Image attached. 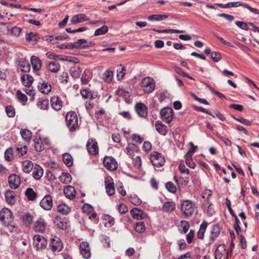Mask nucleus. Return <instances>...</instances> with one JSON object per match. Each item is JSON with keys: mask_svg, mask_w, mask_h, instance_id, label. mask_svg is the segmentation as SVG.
<instances>
[{"mask_svg": "<svg viewBox=\"0 0 259 259\" xmlns=\"http://www.w3.org/2000/svg\"><path fill=\"white\" fill-rule=\"evenodd\" d=\"M48 68L52 72H57L60 69V65L58 62L51 61L49 63Z\"/></svg>", "mask_w": 259, "mask_h": 259, "instance_id": "obj_36", "label": "nucleus"}, {"mask_svg": "<svg viewBox=\"0 0 259 259\" xmlns=\"http://www.w3.org/2000/svg\"><path fill=\"white\" fill-rule=\"evenodd\" d=\"M103 164L109 170H115L117 168V163L111 156H105L104 158Z\"/></svg>", "mask_w": 259, "mask_h": 259, "instance_id": "obj_8", "label": "nucleus"}, {"mask_svg": "<svg viewBox=\"0 0 259 259\" xmlns=\"http://www.w3.org/2000/svg\"><path fill=\"white\" fill-rule=\"evenodd\" d=\"M31 63L34 71H38L40 69L41 61L38 57L32 56L31 58Z\"/></svg>", "mask_w": 259, "mask_h": 259, "instance_id": "obj_26", "label": "nucleus"}, {"mask_svg": "<svg viewBox=\"0 0 259 259\" xmlns=\"http://www.w3.org/2000/svg\"><path fill=\"white\" fill-rule=\"evenodd\" d=\"M155 82L154 79L148 76L144 78L141 82V87L146 94H150L154 90Z\"/></svg>", "mask_w": 259, "mask_h": 259, "instance_id": "obj_4", "label": "nucleus"}, {"mask_svg": "<svg viewBox=\"0 0 259 259\" xmlns=\"http://www.w3.org/2000/svg\"><path fill=\"white\" fill-rule=\"evenodd\" d=\"M0 221L5 227L12 226L13 225V216L12 211L8 208H4L0 211Z\"/></svg>", "mask_w": 259, "mask_h": 259, "instance_id": "obj_1", "label": "nucleus"}, {"mask_svg": "<svg viewBox=\"0 0 259 259\" xmlns=\"http://www.w3.org/2000/svg\"><path fill=\"white\" fill-rule=\"evenodd\" d=\"M232 117L237 121H238L246 125L249 126L251 124V122L249 120L245 119L242 117L239 116L238 117H236L233 115H232Z\"/></svg>", "mask_w": 259, "mask_h": 259, "instance_id": "obj_54", "label": "nucleus"}, {"mask_svg": "<svg viewBox=\"0 0 259 259\" xmlns=\"http://www.w3.org/2000/svg\"><path fill=\"white\" fill-rule=\"evenodd\" d=\"M220 232V228L218 225H212L210 236V239L214 241L219 236Z\"/></svg>", "mask_w": 259, "mask_h": 259, "instance_id": "obj_29", "label": "nucleus"}, {"mask_svg": "<svg viewBox=\"0 0 259 259\" xmlns=\"http://www.w3.org/2000/svg\"><path fill=\"white\" fill-rule=\"evenodd\" d=\"M27 150L26 146H24L21 147H17L16 148V151L19 156H22L24 154H26L27 152Z\"/></svg>", "mask_w": 259, "mask_h": 259, "instance_id": "obj_55", "label": "nucleus"}, {"mask_svg": "<svg viewBox=\"0 0 259 259\" xmlns=\"http://www.w3.org/2000/svg\"><path fill=\"white\" fill-rule=\"evenodd\" d=\"M89 18L84 14H79L72 17L70 22L72 24L83 22L88 21Z\"/></svg>", "mask_w": 259, "mask_h": 259, "instance_id": "obj_21", "label": "nucleus"}, {"mask_svg": "<svg viewBox=\"0 0 259 259\" xmlns=\"http://www.w3.org/2000/svg\"><path fill=\"white\" fill-rule=\"evenodd\" d=\"M33 217L29 213L25 214L23 217V221L24 224L27 226H30L32 222Z\"/></svg>", "mask_w": 259, "mask_h": 259, "instance_id": "obj_43", "label": "nucleus"}, {"mask_svg": "<svg viewBox=\"0 0 259 259\" xmlns=\"http://www.w3.org/2000/svg\"><path fill=\"white\" fill-rule=\"evenodd\" d=\"M38 103L42 109H47L49 107V101L48 100H40Z\"/></svg>", "mask_w": 259, "mask_h": 259, "instance_id": "obj_63", "label": "nucleus"}, {"mask_svg": "<svg viewBox=\"0 0 259 259\" xmlns=\"http://www.w3.org/2000/svg\"><path fill=\"white\" fill-rule=\"evenodd\" d=\"M25 194L27 199L30 201L34 200L37 197V194L34 191L32 188H28L26 189Z\"/></svg>", "mask_w": 259, "mask_h": 259, "instance_id": "obj_31", "label": "nucleus"}, {"mask_svg": "<svg viewBox=\"0 0 259 259\" xmlns=\"http://www.w3.org/2000/svg\"><path fill=\"white\" fill-rule=\"evenodd\" d=\"M60 181L64 184H68L71 182L72 177L68 172H63L59 177Z\"/></svg>", "mask_w": 259, "mask_h": 259, "instance_id": "obj_34", "label": "nucleus"}, {"mask_svg": "<svg viewBox=\"0 0 259 259\" xmlns=\"http://www.w3.org/2000/svg\"><path fill=\"white\" fill-rule=\"evenodd\" d=\"M63 161L64 164L68 167H70L73 164V158L71 155L68 153H65L62 156Z\"/></svg>", "mask_w": 259, "mask_h": 259, "instance_id": "obj_35", "label": "nucleus"}, {"mask_svg": "<svg viewBox=\"0 0 259 259\" xmlns=\"http://www.w3.org/2000/svg\"><path fill=\"white\" fill-rule=\"evenodd\" d=\"M33 245L37 250H42L46 248L47 245V239L42 236L36 235L33 236Z\"/></svg>", "mask_w": 259, "mask_h": 259, "instance_id": "obj_5", "label": "nucleus"}, {"mask_svg": "<svg viewBox=\"0 0 259 259\" xmlns=\"http://www.w3.org/2000/svg\"><path fill=\"white\" fill-rule=\"evenodd\" d=\"M139 151L138 147L134 143H128L125 149L126 152L132 158H134L135 154Z\"/></svg>", "mask_w": 259, "mask_h": 259, "instance_id": "obj_19", "label": "nucleus"}, {"mask_svg": "<svg viewBox=\"0 0 259 259\" xmlns=\"http://www.w3.org/2000/svg\"><path fill=\"white\" fill-rule=\"evenodd\" d=\"M34 148L38 152H41L44 149V146L40 138L37 141H35Z\"/></svg>", "mask_w": 259, "mask_h": 259, "instance_id": "obj_47", "label": "nucleus"}, {"mask_svg": "<svg viewBox=\"0 0 259 259\" xmlns=\"http://www.w3.org/2000/svg\"><path fill=\"white\" fill-rule=\"evenodd\" d=\"M54 223L56 226H57L58 228L62 229L65 230L67 227V223L66 222L64 221L63 220L59 218H57L55 219L54 221Z\"/></svg>", "mask_w": 259, "mask_h": 259, "instance_id": "obj_38", "label": "nucleus"}, {"mask_svg": "<svg viewBox=\"0 0 259 259\" xmlns=\"http://www.w3.org/2000/svg\"><path fill=\"white\" fill-rule=\"evenodd\" d=\"M91 78L90 75L88 74L85 71H84L81 77V82L83 84H87L88 83Z\"/></svg>", "mask_w": 259, "mask_h": 259, "instance_id": "obj_52", "label": "nucleus"}, {"mask_svg": "<svg viewBox=\"0 0 259 259\" xmlns=\"http://www.w3.org/2000/svg\"><path fill=\"white\" fill-rule=\"evenodd\" d=\"M20 134L23 139L26 142L29 141L32 138V133L27 129H22Z\"/></svg>", "mask_w": 259, "mask_h": 259, "instance_id": "obj_32", "label": "nucleus"}, {"mask_svg": "<svg viewBox=\"0 0 259 259\" xmlns=\"http://www.w3.org/2000/svg\"><path fill=\"white\" fill-rule=\"evenodd\" d=\"M225 249L223 246H219L215 250L214 253L215 259H221L222 258V254L223 251H225Z\"/></svg>", "mask_w": 259, "mask_h": 259, "instance_id": "obj_49", "label": "nucleus"}, {"mask_svg": "<svg viewBox=\"0 0 259 259\" xmlns=\"http://www.w3.org/2000/svg\"><path fill=\"white\" fill-rule=\"evenodd\" d=\"M33 228L35 232L43 233L46 230L47 223L44 219L39 218L34 222Z\"/></svg>", "mask_w": 259, "mask_h": 259, "instance_id": "obj_9", "label": "nucleus"}, {"mask_svg": "<svg viewBox=\"0 0 259 259\" xmlns=\"http://www.w3.org/2000/svg\"><path fill=\"white\" fill-rule=\"evenodd\" d=\"M165 187L167 190L172 193H175L177 191L176 186L171 182H168L165 184Z\"/></svg>", "mask_w": 259, "mask_h": 259, "instance_id": "obj_50", "label": "nucleus"}, {"mask_svg": "<svg viewBox=\"0 0 259 259\" xmlns=\"http://www.w3.org/2000/svg\"><path fill=\"white\" fill-rule=\"evenodd\" d=\"M5 197L7 202L9 204H14L15 202V196L12 191H8L5 194Z\"/></svg>", "mask_w": 259, "mask_h": 259, "instance_id": "obj_37", "label": "nucleus"}, {"mask_svg": "<svg viewBox=\"0 0 259 259\" xmlns=\"http://www.w3.org/2000/svg\"><path fill=\"white\" fill-rule=\"evenodd\" d=\"M5 158L8 161H11L13 159V150L11 148H8L6 150Z\"/></svg>", "mask_w": 259, "mask_h": 259, "instance_id": "obj_44", "label": "nucleus"}, {"mask_svg": "<svg viewBox=\"0 0 259 259\" xmlns=\"http://www.w3.org/2000/svg\"><path fill=\"white\" fill-rule=\"evenodd\" d=\"M43 169L39 165L35 164L32 169L33 177L36 180L41 178L43 175Z\"/></svg>", "mask_w": 259, "mask_h": 259, "instance_id": "obj_22", "label": "nucleus"}, {"mask_svg": "<svg viewBox=\"0 0 259 259\" xmlns=\"http://www.w3.org/2000/svg\"><path fill=\"white\" fill-rule=\"evenodd\" d=\"M93 207L90 205L88 203L84 204L82 207V211L86 213H91L93 210Z\"/></svg>", "mask_w": 259, "mask_h": 259, "instance_id": "obj_59", "label": "nucleus"}, {"mask_svg": "<svg viewBox=\"0 0 259 259\" xmlns=\"http://www.w3.org/2000/svg\"><path fill=\"white\" fill-rule=\"evenodd\" d=\"M235 24L238 27H239L240 28L243 29V30H247L248 29V25L244 22H242V21H236L235 22Z\"/></svg>", "mask_w": 259, "mask_h": 259, "instance_id": "obj_62", "label": "nucleus"}, {"mask_svg": "<svg viewBox=\"0 0 259 259\" xmlns=\"http://www.w3.org/2000/svg\"><path fill=\"white\" fill-rule=\"evenodd\" d=\"M105 184L106 193L109 195H113L115 193V187L112 178L110 177L106 178Z\"/></svg>", "mask_w": 259, "mask_h": 259, "instance_id": "obj_15", "label": "nucleus"}, {"mask_svg": "<svg viewBox=\"0 0 259 259\" xmlns=\"http://www.w3.org/2000/svg\"><path fill=\"white\" fill-rule=\"evenodd\" d=\"M38 88L42 93L45 94L49 93L52 89L51 84L46 81L40 83V84L38 85Z\"/></svg>", "mask_w": 259, "mask_h": 259, "instance_id": "obj_27", "label": "nucleus"}, {"mask_svg": "<svg viewBox=\"0 0 259 259\" xmlns=\"http://www.w3.org/2000/svg\"><path fill=\"white\" fill-rule=\"evenodd\" d=\"M161 118L166 123H170L173 118L174 111L171 108L165 107L160 112Z\"/></svg>", "mask_w": 259, "mask_h": 259, "instance_id": "obj_7", "label": "nucleus"}, {"mask_svg": "<svg viewBox=\"0 0 259 259\" xmlns=\"http://www.w3.org/2000/svg\"><path fill=\"white\" fill-rule=\"evenodd\" d=\"M130 201L132 204H134L135 205H139L142 202L141 200H140L137 196L131 197Z\"/></svg>", "mask_w": 259, "mask_h": 259, "instance_id": "obj_61", "label": "nucleus"}, {"mask_svg": "<svg viewBox=\"0 0 259 259\" xmlns=\"http://www.w3.org/2000/svg\"><path fill=\"white\" fill-rule=\"evenodd\" d=\"M81 72V70L78 66H74L72 67L70 69V74L73 78L78 77Z\"/></svg>", "mask_w": 259, "mask_h": 259, "instance_id": "obj_40", "label": "nucleus"}, {"mask_svg": "<svg viewBox=\"0 0 259 259\" xmlns=\"http://www.w3.org/2000/svg\"><path fill=\"white\" fill-rule=\"evenodd\" d=\"M40 206L45 210H50L53 206V200L51 195H46L39 203Z\"/></svg>", "mask_w": 259, "mask_h": 259, "instance_id": "obj_12", "label": "nucleus"}, {"mask_svg": "<svg viewBox=\"0 0 259 259\" xmlns=\"http://www.w3.org/2000/svg\"><path fill=\"white\" fill-rule=\"evenodd\" d=\"M23 170L26 173L30 172L33 168V164L30 160H25L22 162Z\"/></svg>", "mask_w": 259, "mask_h": 259, "instance_id": "obj_30", "label": "nucleus"}, {"mask_svg": "<svg viewBox=\"0 0 259 259\" xmlns=\"http://www.w3.org/2000/svg\"><path fill=\"white\" fill-rule=\"evenodd\" d=\"M168 18L167 15H162V14H158V15H152L150 16H149L147 17V19L150 21H162L163 20H165Z\"/></svg>", "mask_w": 259, "mask_h": 259, "instance_id": "obj_33", "label": "nucleus"}, {"mask_svg": "<svg viewBox=\"0 0 259 259\" xmlns=\"http://www.w3.org/2000/svg\"><path fill=\"white\" fill-rule=\"evenodd\" d=\"M18 67L21 71L23 72H28L30 70L29 63L24 59H20L19 60Z\"/></svg>", "mask_w": 259, "mask_h": 259, "instance_id": "obj_24", "label": "nucleus"}, {"mask_svg": "<svg viewBox=\"0 0 259 259\" xmlns=\"http://www.w3.org/2000/svg\"><path fill=\"white\" fill-rule=\"evenodd\" d=\"M176 208V204L172 201H167L163 203L162 207L163 211L166 213H170L173 211Z\"/></svg>", "mask_w": 259, "mask_h": 259, "instance_id": "obj_23", "label": "nucleus"}, {"mask_svg": "<svg viewBox=\"0 0 259 259\" xmlns=\"http://www.w3.org/2000/svg\"><path fill=\"white\" fill-rule=\"evenodd\" d=\"M57 211L63 214H67L69 212L70 208L66 204H62L57 206Z\"/></svg>", "mask_w": 259, "mask_h": 259, "instance_id": "obj_42", "label": "nucleus"}, {"mask_svg": "<svg viewBox=\"0 0 259 259\" xmlns=\"http://www.w3.org/2000/svg\"><path fill=\"white\" fill-rule=\"evenodd\" d=\"M156 131L162 135H165L167 132L166 125L163 124L161 121L158 120L155 122Z\"/></svg>", "mask_w": 259, "mask_h": 259, "instance_id": "obj_28", "label": "nucleus"}, {"mask_svg": "<svg viewBox=\"0 0 259 259\" xmlns=\"http://www.w3.org/2000/svg\"><path fill=\"white\" fill-rule=\"evenodd\" d=\"M66 125L71 132L75 131L78 127V118L73 111L68 112L65 117Z\"/></svg>", "mask_w": 259, "mask_h": 259, "instance_id": "obj_2", "label": "nucleus"}, {"mask_svg": "<svg viewBox=\"0 0 259 259\" xmlns=\"http://www.w3.org/2000/svg\"><path fill=\"white\" fill-rule=\"evenodd\" d=\"M51 105L52 107L56 111L61 109L63 102L58 96H54L51 99Z\"/></svg>", "mask_w": 259, "mask_h": 259, "instance_id": "obj_17", "label": "nucleus"}, {"mask_svg": "<svg viewBox=\"0 0 259 259\" xmlns=\"http://www.w3.org/2000/svg\"><path fill=\"white\" fill-rule=\"evenodd\" d=\"M76 49H85L94 46L95 44L90 41L88 42L85 39H79L75 42Z\"/></svg>", "mask_w": 259, "mask_h": 259, "instance_id": "obj_20", "label": "nucleus"}, {"mask_svg": "<svg viewBox=\"0 0 259 259\" xmlns=\"http://www.w3.org/2000/svg\"><path fill=\"white\" fill-rule=\"evenodd\" d=\"M189 144L191 145V147L189 149V151L186 153V156H192L193 154L195 152V151L197 149V146H194L192 142H190Z\"/></svg>", "mask_w": 259, "mask_h": 259, "instance_id": "obj_64", "label": "nucleus"}, {"mask_svg": "<svg viewBox=\"0 0 259 259\" xmlns=\"http://www.w3.org/2000/svg\"><path fill=\"white\" fill-rule=\"evenodd\" d=\"M80 94L82 97L84 99L90 98L91 100L93 99V95L91 94V92L86 89L80 90Z\"/></svg>", "mask_w": 259, "mask_h": 259, "instance_id": "obj_53", "label": "nucleus"}, {"mask_svg": "<svg viewBox=\"0 0 259 259\" xmlns=\"http://www.w3.org/2000/svg\"><path fill=\"white\" fill-rule=\"evenodd\" d=\"M50 246H51V248L53 252H59L62 250L63 247V243L61 239L57 237L51 239Z\"/></svg>", "mask_w": 259, "mask_h": 259, "instance_id": "obj_13", "label": "nucleus"}, {"mask_svg": "<svg viewBox=\"0 0 259 259\" xmlns=\"http://www.w3.org/2000/svg\"><path fill=\"white\" fill-rule=\"evenodd\" d=\"M79 250L82 256L84 259H89L91 256L90 248L87 242H82L79 246Z\"/></svg>", "mask_w": 259, "mask_h": 259, "instance_id": "obj_14", "label": "nucleus"}, {"mask_svg": "<svg viewBox=\"0 0 259 259\" xmlns=\"http://www.w3.org/2000/svg\"><path fill=\"white\" fill-rule=\"evenodd\" d=\"M21 32V29L18 26H14L11 29V34L15 37H18Z\"/></svg>", "mask_w": 259, "mask_h": 259, "instance_id": "obj_51", "label": "nucleus"}, {"mask_svg": "<svg viewBox=\"0 0 259 259\" xmlns=\"http://www.w3.org/2000/svg\"><path fill=\"white\" fill-rule=\"evenodd\" d=\"M8 183L12 189H16L20 185V178L16 174H11L8 178Z\"/></svg>", "mask_w": 259, "mask_h": 259, "instance_id": "obj_11", "label": "nucleus"}, {"mask_svg": "<svg viewBox=\"0 0 259 259\" xmlns=\"http://www.w3.org/2000/svg\"><path fill=\"white\" fill-rule=\"evenodd\" d=\"M108 28L107 26L104 25L101 28L97 29L94 33L95 36L104 34L108 32Z\"/></svg>", "mask_w": 259, "mask_h": 259, "instance_id": "obj_45", "label": "nucleus"}, {"mask_svg": "<svg viewBox=\"0 0 259 259\" xmlns=\"http://www.w3.org/2000/svg\"><path fill=\"white\" fill-rule=\"evenodd\" d=\"M21 80L23 85L30 87L33 81V78L29 74H24L21 76Z\"/></svg>", "mask_w": 259, "mask_h": 259, "instance_id": "obj_25", "label": "nucleus"}, {"mask_svg": "<svg viewBox=\"0 0 259 259\" xmlns=\"http://www.w3.org/2000/svg\"><path fill=\"white\" fill-rule=\"evenodd\" d=\"M6 112L7 115L10 117H13L15 115V109L11 106H7L6 107Z\"/></svg>", "mask_w": 259, "mask_h": 259, "instance_id": "obj_56", "label": "nucleus"}, {"mask_svg": "<svg viewBox=\"0 0 259 259\" xmlns=\"http://www.w3.org/2000/svg\"><path fill=\"white\" fill-rule=\"evenodd\" d=\"M211 58L213 60V61L217 62L221 59L222 55L219 52H212L211 53Z\"/></svg>", "mask_w": 259, "mask_h": 259, "instance_id": "obj_57", "label": "nucleus"}, {"mask_svg": "<svg viewBox=\"0 0 259 259\" xmlns=\"http://www.w3.org/2000/svg\"><path fill=\"white\" fill-rule=\"evenodd\" d=\"M25 38L28 41L37 40L39 38L37 33L34 32L27 33Z\"/></svg>", "mask_w": 259, "mask_h": 259, "instance_id": "obj_46", "label": "nucleus"}, {"mask_svg": "<svg viewBox=\"0 0 259 259\" xmlns=\"http://www.w3.org/2000/svg\"><path fill=\"white\" fill-rule=\"evenodd\" d=\"M135 229L137 232L143 233L145 231L144 223L142 222L136 223Z\"/></svg>", "mask_w": 259, "mask_h": 259, "instance_id": "obj_48", "label": "nucleus"}, {"mask_svg": "<svg viewBox=\"0 0 259 259\" xmlns=\"http://www.w3.org/2000/svg\"><path fill=\"white\" fill-rule=\"evenodd\" d=\"M63 190L64 193L67 198L71 200L74 199L76 194V190L74 187L70 185H68L65 187Z\"/></svg>", "mask_w": 259, "mask_h": 259, "instance_id": "obj_18", "label": "nucleus"}, {"mask_svg": "<svg viewBox=\"0 0 259 259\" xmlns=\"http://www.w3.org/2000/svg\"><path fill=\"white\" fill-rule=\"evenodd\" d=\"M185 162L186 164L191 168H194L195 166V164L192 159V156H186L185 155Z\"/></svg>", "mask_w": 259, "mask_h": 259, "instance_id": "obj_58", "label": "nucleus"}, {"mask_svg": "<svg viewBox=\"0 0 259 259\" xmlns=\"http://www.w3.org/2000/svg\"><path fill=\"white\" fill-rule=\"evenodd\" d=\"M131 213L134 219H142V211L137 208H133L131 210Z\"/></svg>", "mask_w": 259, "mask_h": 259, "instance_id": "obj_41", "label": "nucleus"}, {"mask_svg": "<svg viewBox=\"0 0 259 259\" xmlns=\"http://www.w3.org/2000/svg\"><path fill=\"white\" fill-rule=\"evenodd\" d=\"M113 76V73L112 71L107 70L102 74V79L104 81L109 82L111 81Z\"/></svg>", "mask_w": 259, "mask_h": 259, "instance_id": "obj_39", "label": "nucleus"}, {"mask_svg": "<svg viewBox=\"0 0 259 259\" xmlns=\"http://www.w3.org/2000/svg\"><path fill=\"white\" fill-rule=\"evenodd\" d=\"M150 159L153 165L158 167L163 165L165 162L164 157L155 151L151 153Z\"/></svg>", "mask_w": 259, "mask_h": 259, "instance_id": "obj_6", "label": "nucleus"}, {"mask_svg": "<svg viewBox=\"0 0 259 259\" xmlns=\"http://www.w3.org/2000/svg\"><path fill=\"white\" fill-rule=\"evenodd\" d=\"M135 109L140 117L145 118L148 115L147 107L143 103H139L135 106Z\"/></svg>", "mask_w": 259, "mask_h": 259, "instance_id": "obj_16", "label": "nucleus"}, {"mask_svg": "<svg viewBox=\"0 0 259 259\" xmlns=\"http://www.w3.org/2000/svg\"><path fill=\"white\" fill-rule=\"evenodd\" d=\"M181 227L182 228V231L184 233H186L189 228V224L186 221H182L181 222Z\"/></svg>", "mask_w": 259, "mask_h": 259, "instance_id": "obj_60", "label": "nucleus"}, {"mask_svg": "<svg viewBox=\"0 0 259 259\" xmlns=\"http://www.w3.org/2000/svg\"><path fill=\"white\" fill-rule=\"evenodd\" d=\"M195 204L191 200H185L181 204V210L186 218L191 217L195 210Z\"/></svg>", "mask_w": 259, "mask_h": 259, "instance_id": "obj_3", "label": "nucleus"}, {"mask_svg": "<svg viewBox=\"0 0 259 259\" xmlns=\"http://www.w3.org/2000/svg\"><path fill=\"white\" fill-rule=\"evenodd\" d=\"M87 148L88 151L91 155H96L98 153L99 148L98 143L96 140L93 139H90L87 143Z\"/></svg>", "mask_w": 259, "mask_h": 259, "instance_id": "obj_10", "label": "nucleus"}]
</instances>
